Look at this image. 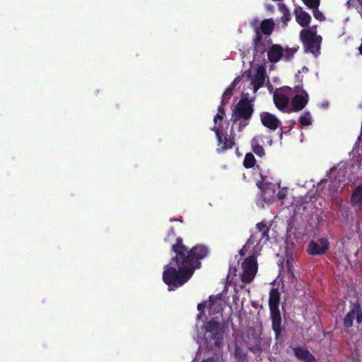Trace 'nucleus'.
<instances>
[{"label":"nucleus","mask_w":362,"mask_h":362,"mask_svg":"<svg viewBox=\"0 0 362 362\" xmlns=\"http://www.w3.org/2000/svg\"><path fill=\"white\" fill-rule=\"evenodd\" d=\"M262 124L271 130H276L281 124L280 120L273 114L263 112L260 114Z\"/></svg>","instance_id":"obj_11"},{"label":"nucleus","mask_w":362,"mask_h":362,"mask_svg":"<svg viewBox=\"0 0 362 362\" xmlns=\"http://www.w3.org/2000/svg\"><path fill=\"white\" fill-rule=\"evenodd\" d=\"M274 27L275 23L273 19H264L261 22L259 30L262 34L270 35L273 33Z\"/></svg>","instance_id":"obj_16"},{"label":"nucleus","mask_w":362,"mask_h":362,"mask_svg":"<svg viewBox=\"0 0 362 362\" xmlns=\"http://www.w3.org/2000/svg\"><path fill=\"white\" fill-rule=\"evenodd\" d=\"M312 10H313V16L315 19H317L320 21H323L325 20V17L324 16L323 13L318 9V8L316 9H312Z\"/></svg>","instance_id":"obj_33"},{"label":"nucleus","mask_w":362,"mask_h":362,"mask_svg":"<svg viewBox=\"0 0 362 362\" xmlns=\"http://www.w3.org/2000/svg\"><path fill=\"white\" fill-rule=\"evenodd\" d=\"M280 293L278 288H272L269 292V307L272 320V329L275 334V339H278L283 331L282 319L279 309Z\"/></svg>","instance_id":"obj_3"},{"label":"nucleus","mask_w":362,"mask_h":362,"mask_svg":"<svg viewBox=\"0 0 362 362\" xmlns=\"http://www.w3.org/2000/svg\"><path fill=\"white\" fill-rule=\"evenodd\" d=\"M202 362H216V360L214 357H209Z\"/></svg>","instance_id":"obj_38"},{"label":"nucleus","mask_w":362,"mask_h":362,"mask_svg":"<svg viewBox=\"0 0 362 362\" xmlns=\"http://www.w3.org/2000/svg\"><path fill=\"white\" fill-rule=\"evenodd\" d=\"M295 356L300 361L304 362H317L315 357L305 347H293Z\"/></svg>","instance_id":"obj_12"},{"label":"nucleus","mask_w":362,"mask_h":362,"mask_svg":"<svg viewBox=\"0 0 362 362\" xmlns=\"http://www.w3.org/2000/svg\"><path fill=\"white\" fill-rule=\"evenodd\" d=\"M308 103V94L304 90L302 94H297L292 98L291 109L288 112H298L303 110Z\"/></svg>","instance_id":"obj_10"},{"label":"nucleus","mask_w":362,"mask_h":362,"mask_svg":"<svg viewBox=\"0 0 362 362\" xmlns=\"http://www.w3.org/2000/svg\"><path fill=\"white\" fill-rule=\"evenodd\" d=\"M238 122V130L239 132H240L244 129V128H245L249 124L250 120H245L244 119H241L240 120H239Z\"/></svg>","instance_id":"obj_34"},{"label":"nucleus","mask_w":362,"mask_h":362,"mask_svg":"<svg viewBox=\"0 0 362 362\" xmlns=\"http://www.w3.org/2000/svg\"><path fill=\"white\" fill-rule=\"evenodd\" d=\"M176 235L174 228L171 227L164 239L166 243H172L175 240V243L172 245V250L175 255L170 259L169 264L164 267L162 276L169 291H175L187 283L195 269L201 266L199 261L206 257L209 252L208 247L202 244L188 250L182 238Z\"/></svg>","instance_id":"obj_1"},{"label":"nucleus","mask_w":362,"mask_h":362,"mask_svg":"<svg viewBox=\"0 0 362 362\" xmlns=\"http://www.w3.org/2000/svg\"><path fill=\"white\" fill-rule=\"evenodd\" d=\"M267 57L270 62L276 63L283 58V47L279 44L272 45L267 51Z\"/></svg>","instance_id":"obj_13"},{"label":"nucleus","mask_w":362,"mask_h":362,"mask_svg":"<svg viewBox=\"0 0 362 362\" xmlns=\"http://www.w3.org/2000/svg\"><path fill=\"white\" fill-rule=\"evenodd\" d=\"M300 38L303 45L305 52L316 55L319 53L322 38L315 32L310 29H303L300 31Z\"/></svg>","instance_id":"obj_5"},{"label":"nucleus","mask_w":362,"mask_h":362,"mask_svg":"<svg viewBox=\"0 0 362 362\" xmlns=\"http://www.w3.org/2000/svg\"><path fill=\"white\" fill-rule=\"evenodd\" d=\"M212 130L215 132L217 140H218V145L221 146V151L224 152L228 149H231L235 145V134L233 132V130L231 129L230 131V137L228 138L226 136L224 137V139L222 137V132L220 130L218 127H214L212 128Z\"/></svg>","instance_id":"obj_8"},{"label":"nucleus","mask_w":362,"mask_h":362,"mask_svg":"<svg viewBox=\"0 0 362 362\" xmlns=\"http://www.w3.org/2000/svg\"><path fill=\"white\" fill-rule=\"evenodd\" d=\"M243 272L240 275L241 281L245 284L251 283L257 274L258 266L256 258L253 255L247 257L242 263Z\"/></svg>","instance_id":"obj_6"},{"label":"nucleus","mask_w":362,"mask_h":362,"mask_svg":"<svg viewBox=\"0 0 362 362\" xmlns=\"http://www.w3.org/2000/svg\"><path fill=\"white\" fill-rule=\"evenodd\" d=\"M235 86L236 84L235 83V81H233L226 89H230V91L233 93Z\"/></svg>","instance_id":"obj_37"},{"label":"nucleus","mask_w":362,"mask_h":362,"mask_svg":"<svg viewBox=\"0 0 362 362\" xmlns=\"http://www.w3.org/2000/svg\"><path fill=\"white\" fill-rule=\"evenodd\" d=\"M274 102L279 110H283L288 106L289 98L282 93H275L274 95Z\"/></svg>","instance_id":"obj_17"},{"label":"nucleus","mask_w":362,"mask_h":362,"mask_svg":"<svg viewBox=\"0 0 362 362\" xmlns=\"http://www.w3.org/2000/svg\"><path fill=\"white\" fill-rule=\"evenodd\" d=\"M293 258H288L286 260V273L289 275L291 279L295 278L294 272H293Z\"/></svg>","instance_id":"obj_26"},{"label":"nucleus","mask_w":362,"mask_h":362,"mask_svg":"<svg viewBox=\"0 0 362 362\" xmlns=\"http://www.w3.org/2000/svg\"><path fill=\"white\" fill-rule=\"evenodd\" d=\"M232 95H233V93L230 91V89H226V90L224 91V93L222 95V98H221L222 105H225L226 104H227L228 103Z\"/></svg>","instance_id":"obj_30"},{"label":"nucleus","mask_w":362,"mask_h":362,"mask_svg":"<svg viewBox=\"0 0 362 362\" xmlns=\"http://www.w3.org/2000/svg\"><path fill=\"white\" fill-rule=\"evenodd\" d=\"M263 239L264 238L262 237L259 233L255 232L250 235V238L247 241V245H252L257 246Z\"/></svg>","instance_id":"obj_24"},{"label":"nucleus","mask_w":362,"mask_h":362,"mask_svg":"<svg viewBox=\"0 0 362 362\" xmlns=\"http://www.w3.org/2000/svg\"><path fill=\"white\" fill-rule=\"evenodd\" d=\"M224 105H222V103L218 108V113H220L222 116H225V109L223 107Z\"/></svg>","instance_id":"obj_35"},{"label":"nucleus","mask_w":362,"mask_h":362,"mask_svg":"<svg viewBox=\"0 0 362 362\" xmlns=\"http://www.w3.org/2000/svg\"><path fill=\"white\" fill-rule=\"evenodd\" d=\"M298 49V46L283 48V58L285 61H290Z\"/></svg>","instance_id":"obj_21"},{"label":"nucleus","mask_w":362,"mask_h":362,"mask_svg":"<svg viewBox=\"0 0 362 362\" xmlns=\"http://www.w3.org/2000/svg\"><path fill=\"white\" fill-rule=\"evenodd\" d=\"M262 141V138L259 136H256L253 137L251 141V146L252 148L253 152L259 157L264 156L265 152L263 146L260 144Z\"/></svg>","instance_id":"obj_18"},{"label":"nucleus","mask_w":362,"mask_h":362,"mask_svg":"<svg viewBox=\"0 0 362 362\" xmlns=\"http://www.w3.org/2000/svg\"><path fill=\"white\" fill-rule=\"evenodd\" d=\"M207 304L206 301H204L198 304L197 310L199 311V314L197 315V319H200L202 316L205 314V308L207 307Z\"/></svg>","instance_id":"obj_32"},{"label":"nucleus","mask_w":362,"mask_h":362,"mask_svg":"<svg viewBox=\"0 0 362 362\" xmlns=\"http://www.w3.org/2000/svg\"><path fill=\"white\" fill-rule=\"evenodd\" d=\"M354 319L356 320L358 325L362 323V308L358 302L351 303L350 310L343 319V325L344 327L349 328L352 327Z\"/></svg>","instance_id":"obj_7"},{"label":"nucleus","mask_w":362,"mask_h":362,"mask_svg":"<svg viewBox=\"0 0 362 362\" xmlns=\"http://www.w3.org/2000/svg\"><path fill=\"white\" fill-rule=\"evenodd\" d=\"M256 163L255 158L252 153H247L244 158L243 165L246 168H251L255 166Z\"/></svg>","instance_id":"obj_22"},{"label":"nucleus","mask_w":362,"mask_h":362,"mask_svg":"<svg viewBox=\"0 0 362 362\" xmlns=\"http://www.w3.org/2000/svg\"><path fill=\"white\" fill-rule=\"evenodd\" d=\"M252 46L254 54H257V53L264 54L267 51L266 44L264 42L259 44L252 45Z\"/></svg>","instance_id":"obj_27"},{"label":"nucleus","mask_w":362,"mask_h":362,"mask_svg":"<svg viewBox=\"0 0 362 362\" xmlns=\"http://www.w3.org/2000/svg\"><path fill=\"white\" fill-rule=\"evenodd\" d=\"M329 243L326 238H320L317 241L312 240L308 248V253L311 255H320L328 250Z\"/></svg>","instance_id":"obj_9"},{"label":"nucleus","mask_w":362,"mask_h":362,"mask_svg":"<svg viewBox=\"0 0 362 362\" xmlns=\"http://www.w3.org/2000/svg\"><path fill=\"white\" fill-rule=\"evenodd\" d=\"M223 116H222L220 113H217L214 118V122L216 124L218 119L223 120Z\"/></svg>","instance_id":"obj_36"},{"label":"nucleus","mask_w":362,"mask_h":362,"mask_svg":"<svg viewBox=\"0 0 362 362\" xmlns=\"http://www.w3.org/2000/svg\"><path fill=\"white\" fill-rule=\"evenodd\" d=\"M266 77V69L263 66H259L254 76L252 81L253 90L256 93L261 87L263 86Z\"/></svg>","instance_id":"obj_14"},{"label":"nucleus","mask_w":362,"mask_h":362,"mask_svg":"<svg viewBox=\"0 0 362 362\" xmlns=\"http://www.w3.org/2000/svg\"><path fill=\"white\" fill-rule=\"evenodd\" d=\"M280 10L282 13L281 21L284 27H286L288 25V22L291 18L290 11L284 5L280 6Z\"/></svg>","instance_id":"obj_23"},{"label":"nucleus","mask_w":362,"mask_h":362,"mask_svg":"<svg viewBox=\"0 0 362 362\" xmlns=\"http://www.w3.org/2000/svg\"><path fill=\"white\" fill-rule=\"evenodd\" d=\"M256 233H259L262 237L264 238V241L267 242L269 239V227L264 223L262 221L256 224Z\"/></svg>","instance_id":"obj_19"},{"label":"nucleus","mask_w":362,"mask_h":362,"mask_svg":"<svg viewBox=\"0 0 362 362\" xmlns=\"http://www.w3.org/2000/svg\"><path fill=\"white\" fill-rule=\"evenodd\" d=\"M263 42V37L262 35V32L259 30L258 28H255V35L252 40V45L255 44H259L260 42Z\"/></svg>","instance_id":"obj_31"},{"label":"nucleus","mask_w":362,"mask_h":362,"mask_svg":"<svg viewBox=\"0 0 362 362\" xmlns=\"http://www.w3.org/2000/svg\"><path fill=\"white\" fill-rule=\"evenodd\" d=\"M279 196L280 198H284V195H281V194L279 192Z\"/></svg>","instance_id":"obj_40"},{"label":"nucleus","mask_w":362,"mask_h":362,"mask_svg":"<svg viewBox=\"0 0 362 362\" xmlns=\"http://www.w3.org/2000/svg\"><path fill=\"white\" fill-rule=\"evenodd\" d=\"M351 202L354 204H361L362 202V185L358 186L353 192L351 197Z\"/></svg>","instance_id":"obj_20"},{"label":"nucleus","mask_w":362,"mask_h":362,"mask_svg":"<svg viewBox=\"0 0 362 362\" xmlns=\"http://www.w3.org/2000/svg\"><path fill=\"white\" fill-rule=\"evenodd\" d=\"M239 253H240V255L241 256H243V255H245V254H244V252H243V249L240 250V252H239Z\"/></svg>","instance_id":"obj_39"},{"label":"nucleus","mask_w":362,"mask_h":362,"mask_svg":"<svg viewBox=\"0 0 362 362\" xmlns=\"http://www.w3.org/2000/svg\"><path fill=\"white\" fill-rule=\"evenodd\" d=\"M299 122L302 126H309L312 124V117L310 112H305L299 117Z\"/></svg>","instance_id":"obj_25"},{"label":"nucleus","mask_w":362,"mask_h":362,"mask_svg":"<svg viewBox=\"0 0 362 362\" xmlns=\"http://www.w3.org/2000/svg\"><path fill=\"white\" fill-rule=\"evenodd\" d=\"M225 322H221L217 317H212L202 326V339L209 349H221L226 332Z\"/></svg>","instance_id":"obj_2"},{"label":"nucleus","mask_w":362,"mask_h":362,"mask_svg":"<svg viewBox=\"0 0 362 362\" xmlns=\"http://www.w3.org/2000/svg\"><path fill=\"white\" fill-rule=\"evenodd\" d=\"M246 357V354L243 351V349L238 346H235V358L239 361H243Z\"/></svg>","instance_id":"obj_29"},{"label":"nucleus","mask_w":362,"mask_h":362,"mask_svg":"<svg viewBox=\"0 0 362 362\" xmlns=\"http://www.w3.org/2000/svg\"><path fill=\"white\" fill-rule=\"evenodd\" d=\"M253 100H250L248 93L242 95L232 112L233 125L241 119L250 120L254 112Z\"/></svg>","instance_id":"obj_4"},{"label":"nucleus","mask_w":362,"mask_h":362,"mask_svg":"<svg viewBox=\"0 0 362 362\" xmlns=\"http://www.w3.org/2000/svg\"><path fill=\"white\" fill-rule=\"evenodd\" d=\"M303 4L310 9L319 8L320 0H301Z\"/></svg>","instance_id":"obj_28"},{"label":"nucleus","mask_w":362,"mask_h":362,"mask_svg":"<svg viewBox=\"0 0 362 362\" xmlns=\"http://www.w3.org/2000/svg\"><path fill=\"white\" fill-rule=\"evenodd\" d=\"M295 13L296 21L301 27L305 28L309 25L311 21V16L308 12L300 8L299 11L296 10Z\"/></svg>","instance_id":"obj_15"}]
</instances>
